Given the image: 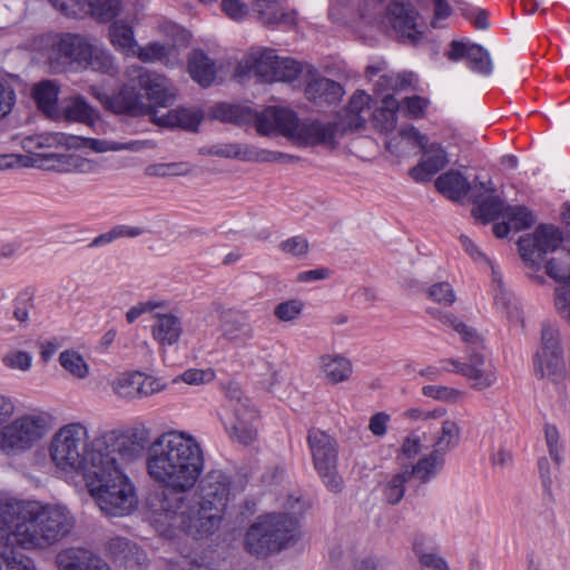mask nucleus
Masks as SVG:
<instances>
[{
    "instance_id": "obj_3",
    "label": "nucleus",
    "mask_w": 570,
    "mask_h": 570,
    "mask_svg": "<svg viewBox=\"0 0 570 570\" xmlns=\"http://www.w3.org/2000/svg\"><path fill=\"white\" fill-rule=\"evenodd\" d=\"M75 517L61 504L8 498L0 500V541L23 549H48L75 527Z\"/></svg>"
},
{
    "instance_id": "obj_61",
    "label": "nucleus",
    "mask_w": 570,
    "mask_h": 570,
    "mask_svg": "<svg viewBox=\"0 0 570 570\" xmlns=\"http://www.w3.org/2000/svg\"><path fill=\"white\" fill-rule=\"evenodd\" d=\"M138 399L150 396L165 389V384L159 379L138 372Z\"/></svg>"
},
{
    "instance_id": "obj_46",
    "label": "nucleus",
    "mask_w": 570,
    "mask_h": 570,
    "mask_svg": "<svg viewBox=\"0 0 570 570\" xmlns=\"http://www.w3.org/2000/svg\"><path fill=\"white\" fill-rule=\"evenodd\" d=\"M547 274L557 282L570 279V249L561 252L546 265Z\"/></svg>"
},
{
    "instance_id": "obj_23",
    "label": "nucleus",
    "mask_w": 570,
    "mask_h": 570,
    "mask_svg": "<svg viewBox=\"0 0 570 570\" xmlns=\"http://www.w3.org/2000/svg\"><path fill=\"white\" fill-rule=\"evenodd\" d=\"M220 331L232 342L243 343L254 337L249 316L239 311H228L222 315Z\"/></svg>"
},
{
    "instance_id": "obj_59",
    "label": "nucleus",
    "mask_w": 570,
    "mask_h": 570,
    "mask_svg": "<svg viewBox=\"0 0 570 570\" xmlns=\"http://www.w3.org/2000/svg\"><path fill=\"white\" fill-rule=\"evenodd\" d=\"M49 2L67 17L87 14V0H49Z\"/></svg>"
},
{
    "instance_id": "obj_48",
    "label": "nucleus",
    "mask_w": 570,
    "mask_h": 570,
    "mask_svg": "<svg viewBox=\"0 0 570 570\" xmlns=\"http://www.w3.org/2000/svg\"><path fill=\"white\" fill-rule=\"evenodd\" d=\"M138 372L119 375L112 385L114 392L124 399H138Z\"/></svg>"
},
{
    "instance_id": "obj_54",
    "label": "nucleus",
    "mask_w": 570,
    "mask_h": 570,
    "mask_svg": "<svg viewBox=\"0 0 570 570\" xmlns=\"http://www.w3.org/2000/svg\"><path fill=\"white\" fill-rule=\"evenodd\" d=\"M191 174V168L185 163L157 164L148 168V175L163 178L187 176Z\"/></svg>"
},
{
    "instance_id": "obj_7",
    "label": "nucleus",
    "mask_w": 570,
    "mask_h": 570,
    "mask_svg": "<svg viewBox=\"0 0 570 570\" xmlns=\"http://www.w3.org/2000/svg\"><path fill=\"white\" fill-rule=\"evenodd\" d=\"M301 537L298 520L288 513H266L256 518L244 535V549L255 556L279 552Z\"/></svg>"
},
{
    "instance_id": "obj_47",
    "label": "nucleus",
    "mask_w": 570,
    "mask_h": 570,
    "mask_svg": "<svg viewBox=\"0 0 570 570\" xmlns=\"http://www.w3.org/2000/svg\"><path fill=\"white\" fill-rule=\"evenodd\" d=\"M466 61L469 68L475 72L490 75L492 71L490 55L479 45H471Z\"/></svg>"
},
{
    "instance_id": "obj_25",
    "label": "nucleus",
    "mask_w": 570,
    "mask_h": 570,
    "mask_svg": "<svg viewBox=\"0 0 570 570\" xmlns=\"http://www.w3.org/2000/svg\"><path fill=\"white\" fill-rule=\"evenodd\" d=\"M253 12L258 22L267 28H275L293 21L292 14L284 10L278 0H255Z\"/></svg>"
},
{
    "instance_id": "obj_56",
    "label": "nucleus",
    "mask_w": 570,
    "mask_h": 570,
    "mask_svg": "<svg viewBox=\"0 0 570 570\" xmlns=\"http://www.w3.org/2000/svg\"><path fill=\"white\" fill-rule=\"evenodd\" d=\"M214 380V372L210 370L188 368L173 380L174 384L184 382L188 385H202Z\"/></svg>"
},
{
    "instance_id": "obj_35",
    "label": "nucleus",
    "mask_w": 570,
    "mask_h": 570,
    "mask_svg": "<svg viewBox=\"0 0 570 570\" xmlns=\"http://www.w3.org/2000/svg\"><path fill=\"white\" fill-rule=\"evenodd\" d=\"M145 106L138 91L129 85H126L121 90L111 97L109 110L115 114H131L138 115L142 112Z\"/></svg>"
},
{
    "instance_id": "obj_6",
    "label": "nucleus",
    "mask_w": 570,
    "mask_h": 570,
    "mask_svg": "<svg viewBox=\"0 0 570 570\" xmlns=\"http://www.w3.org/2000/svg\"><path fill=\"white\" fill-rule=\"evenodd\" d=\"M336 126L315 120L301 121L288 108L269 106L256 119V129L262 135L281 134L298 145L328 144L334 139Z\"/></svg>"
},
{
    "instance_id": "obj_58",
    "label": "nucleus",
    "mask_w": 570,
    "mask_h": 570,
    "mask_svg": "<svg viewBox=\"0 0 570 570\" xmlns=\"http://www.w3.org/2000/svg\"><path fill=\"white\" fill-rule=\"evenodd\" d=\"M429 297L445 306H450L455 302V294L452 286L448 282H440L429 288Z\"/></svg>"
},
{
    "instance_id": "obj_64",
    "label": "nucleus",
    "mask_w": 570,
    "mask_h": 570,
    "mask_svg": "<svg viewBox=\"0 0 570 570\" xmlns=\"http://www.w3.org/2000/svg\"><path fill=\"white\" fill-rule=\"evenodd\" d=\"M554 304L558 312L570 323V287L561 286L556 291Z\"/></svg>"
},
{
    "instance_id": "obj_24",
    "label": "nucleus",
    "mask_w": 570,
    "mask_h": 570,
    "mask_svg": "<svg viewBox=\"0 0 570 570\" xmlns=\"http://www.w3.org/2000/svg\"><path fill=\"white\" fill-rule=\"evenodd\" d=\"M440 425L433 434V451L445 456V454L455 449L460 443L461 428L456 421L445 416L434 422Z\"/></svg>"
},
{
    "instance_id": "obj_9",
    "label": "nucleus",
    "mask_w": 570,
    "mask_h": 570,
    "mask_svg": "<svg viewBox=\"0 0 570 570\" xmlns=\"http://www.w3.org/2000/svg\"><path fill=\"white\" fill-rule=\"evenodd\" d=\"M49 431L48 415L23 414L0 428V452L19 455L31 450Z\"/></svg>"
},
{
    "instance_id": "obj_15",
    "label": "nucleus",
    "mask_w": 570,
    "mask_h": 570,
    "mask_svg": "<svg viewBox=\"0 0 570 570\" xmlns=\"http://www.w3.org/2000/svg\"><path fill=\"white\" fill-rule=\"evenodd\" d=\"M131 82L137 83L147 94L150 102L158 107L173 105L177 90L163 75L151 72L140 66H132L127 71Z\"/></svg>"
},
{
    "instance_id": "obj_44",
    "label": "nucleus",
    "mask_w": 570,
    "mask_h": 570,
    "mask_svg": "<svg viewBox=\"0 0 570 570\" xmlns=\"http://www.w3.org/2000/svg\"><path fill=\"white\" fill-rule=\"evenodd\" d=\"M494 304L509 317L518 315V307L514 304L513 295L504 287L501 277L493 269Z\"/></svg>"
},
{
    "instance_id": "obj_2",
    "label": "nucleus",
    "mask_w": 570,
    "mask_h": 570,
    "mask_svg": "<svg viewBox=\"0 0 570 570\" xmlns=\"http://www.w3.org/2000/svg\"><path fill=\"white\" fill-rule=\"evenodd\" d=\"M206 459L199 441L187 431L169 430L148 445L145 470L160 490L146 498L151 527L164 538L186 533L195 539L220 527L232 480L222 470L204 474Z\"/></svg>"
},
{
    "instance_id": "obj_28",
    "label": "nucleus",
    "mask_w": 570,
    "mask_h": 570,
    "mask_svg": "<svg viewBox=\"0 0 570 570\" xmlns=\"http://www.w3.org/2000/svg\"><path fill=\"white\" fill-rule=\"evenodd\" d=\"M154 121L163 127H180L195 130L200 122V115L186 108H176L161 112L158 109L153 111Z\"/></svg>"
},
{
    "instance_id": "obj_8",
    "label": "nucleus",
    "mask_w": 570,
    "mask_h": 570,
    "mask_svg": "<svg viewBox=\"0 0 570 570\" xmlns=\"http://www.w3.org/2000/svg\"><path fill=\"white\" fill-rule=\"evenodd\" d=\"M434 188L453 203L471 202L472 216L488 224L501 208L500 187L492 180H433Z\"/></svg>"
},
{
    "instance_id": "obj_60",
    "label": "nucleus",
    "mask_w": 570,
    "mask_h": 570,
    "mask_svg": "<svg viewBox=\"0 0 570 570\" xmlns=\"http://www.w3.org/2000/svg\"><path fill=\"white\" fill-rule=\"evenodd\" d=\"M429 99L421 96L406 97L403 100L405 116L413 119L423 118L428 109Z\"/></svg>"
},
{
    "instance_id": "obj_13",
    "label": "nucleus",
    "mask_w": 570,
    "mask_h": 570,
    "mask_svg": "<svg viewBox=\"0 0 570 570\" xmlns=\"http://www.w3.org/2000/svg\"><path fill=\"white\" fill-rule=\"evenodd\" d=\"M228 397V406L234 413V419L229 420L226 426L230 430V435L239 443L252 444L257 438V430L253 424L257 417V411L239 390H230Z\"/></svg>"
},
{
    "instance_id": "obj_39",
    "label": "nucleus",
    "mask_w": 570,
    "mask_h": 570,
    "mask_svg": "<svg viewBox=\"0 0 570 570\" xmlns=\"http://www.w3.org/2000/svg\"><path fill=\"white\" fill-rule=\"evenodd\" d=\"M259 115L261 112L255 114L249 107L226 102L217 104L212 109L213 118L234 124L247 122L253 119L256 122Z\"/></svg>"
},
{
    "instance_id": "obj_1",
    "label": "nucleus",
    "mask_w": 570,
    "mask_h": 570,
    "mask_svg": "<svg viewBox=\"0 0 570 570\" xmlns=\"http://www.w3.org/2000/svg\"><path fill=\"white\" fill-rule=\"evenodd\" d=\"M206 459L199 441L187 431L169 430L148 445L145 470L160 490L146 498L151 527L164 538L186 533L195 539L220 527L232 480L222 470L204 474Z\"/></svg>"
},
{
    "instance_id": "obj_17",
    "label": "nucleus",
    "mask_w": 570,
    "mask_h": 570,
    "mask_svg": "<svg viewBox=\"0 0 570 570\" xmlns=\"http://www.w3.org/2000/svg\"><path fill=\"white\" fill-rule=\"evenodd\" d=\"M277 58L273 49L252 48L238 62L235 69V77L242 80L246 76L254 75L269 82L277 63Z\"/></svg>"
},
{
    "instance_id": "obj_16",
    "label": "nucleus",
    "mask_w": 570,
    "mask_h": 570,
    "mask_svg": "<svg viewBox=\"0 0 570 570\" xmlns=\"http://www.w3.org/2000/svg\"><path fill=\"white\" fill-rule=\"evenodd\" d=\"M444 363L452 366L449 367L444 365V371L455 372L463 375L471 382V386L478 391L492 386L498 379L495 367L491 363L487 362L480 352L470 353L466 363H461L455 360H448L444 361Z\"/></svg>"
},
{
    "instance_id": "obj_52",
    "label": "nucleus",
    "mask_w": 570,
    "mask_h": 570,
    "mask_svg": "<svg viewBox=\"0 0 570 570\" xmlns=\"http://www.w3.org/2000/svg\"><path fill=\"white\" fill-rule=\"evenodd\" d=\"M304 306V302L298 298L288 299L275 306L274 315L282 322H293L299 317Z\"/></svg>"
},
{
    "instance_id": "obj_43",
    "label": "nucleus",
    "mask_w": 570,
    "mask_h": 570,
    "mask_svg": "<svg viewBox=\"0 0 570 570\" xmlns=\"http://www.w3.org/2000/svg\"><path fill=\"white\" fill-rule=\"evenodd\" d=\"M42 159H40L41 164L39 167L47 168H56L58 170H70L71 168H78L80 171H83L86 167H89L90 164L75 155H41Z\"/></svg>"
},
{
    "instance_id": "obj_55",
    "label": "nucleus",
    "mask_w": 570,
    "mask_h": 570,
    "mask_svg": "<svg viewBox=\"0 0 570 570\" xmlns=\"http://www.w3.org/2000/svg\"><path fill=\"white\" fill-rule=\"evenodd\" d=\"M404 416L411 421H421L429 428L434 426V422L445 416V409L435 407L433 410L412 407L404 412Z\"/></svg>"
},
{
    "instance_id": "obj_51",
    "label": "nucleus",
    "mask_w": 570,
    "mask_h": 570,
    "mask_svg": "<svg viewBox=\"0 0 570 570\" xmlns=\"http://www.w3.org/2000/svg\"><path fill=\"white\" fill-rule=\"evenodd\" d=\"M301 67L298 62L291 58H277V63L273 71V77L269 82L273 81H293L298 77Z\"/></svg>"
},
{
    "instance_id": "obj_26",
    "label": "nucleus",
    "mask_w": 570,
    "mask_h": 570,
    "mask_svg": "<svg viewBox=\"0 0 570 570\" xmlns=\"http://www.w3.org/2000/svg\"><path fill=\"white\" fill-rule=\"evenodd\" d=\"M188 72L202 87L210 86L217 75V67L203 50H193L188 57Z\"/></svg>"
},
{
    "instance_id": "obj_18",
    "label": "nucleus",
    "mask_w": 570,
    "mask_h": 570,
    "mask_svg": "<svg viewBox=\"0 0 570 570\" xmlns=\"http://www.w3.org/2000/svg\"><path fill=\"white\" fill-rule=\"evenodd\" d=\"M33 142L39 147L57 145L63 146L67 149L86 146L97 153H104L107 150H118L121 148L119 144H110L107 140L83 138L80 136H73L63 132H53L46 136L26 138L23 140V147L29 148Z\"/></svg>"
},
{
    "instance_id": "obj_34",
    "label": "nucleus",
    "mask_w": 570,
    "mask_h": 570,
    "mask_svg": "<svg viewBox=\"0 0 570 570\" xmlns=\"http://www.w3.org/2000/svg\"><path fill=\"white\" fill-rule=\"evenodd\" d=\"M445 456L431 451L428 455L421 458L414 465H404L411 479H415L421 483H425L438 475L444 465Z\"/></svg>"
},
{
    "instance_id": "obj_41",
    "label": "nucleus",
    "mask_w": 570,
    "mask_h": 570,
    "mask_svg": "<svg viewBox=\"0 0 570 570\" xmlns=\"http://www.w3.org/2000/svg\"><path fill=\"white\" fill-rule=\"evenodd\" d=\"M124 10L122 0H89L87 13L98 22L107 23L118 18Z\"/></svg>"
},
{
    "instance_id": "obj_36",
    "label": "nucleus",
    "mask_w": 570,
    "mask_h": 570,
    "mask_svg": "<svg viewBox=\"0 0 570 570\" xmlns=\"http://www.w3.org/2000/svg\"><path fill=\"white\" fill-rule=\"evenodd\" d=\"M371 96L364 91L355 92L345 110L344 122L351 129L363 127L370 115Z\"/></svg>"
},
{
    "instance_id": "obj_50",
    "label": "nucleus",
    "mask_w": 570,
    "mask_h": 570,
    "mask_svg": "<svg viewBox=\"0 0 570 570\" xmlns=\"http://www.w3.org/2000/svg\"><path fill=\"white\" fill-rule=\"evenodd\" d=\"M412 480L404 468L392 476L385 487V498L389 503L397 504L404 495V484Z\"/></svg>"
},
{
    "instance_id": "obj_19",
    "label": "nucleus",
    "mask_w": 570,
    "mask_h": 570,
    "mask_svg": "<svg viewBox=\"0 0 570 570\" xmlns=\"http://www.w3.org/2000/svg\"><path fill=\"white\" fill-rule=\"evenodd\" d=\"M111 558L128 570H145L148 563L146 552L125 538H112L107 543Z\"/></svg>"
},
{
    "instance_id": "obj_49",
    "label": "nucleus",
    "mask_w": 570,
    "mask_h": 570,
    "mask_svg": "<svg viewBox=\"0 0 570 570\" xmlns=\"http://www.w3.org/2000/svg\"><path fill=\"white\" fill-rule=\"evenodd\" d=\"M171 46L161 45L159 42H149L144 47L137 46L134 53L135 57L142 62L164 61L171 51Z\"/></svg>"
},
{
    "instance_id": "obj_14",
    "label": "nucleus",
    "mask_w": 570,
    "mask_h": 570,
    "mask_svg": "<svg viewBox=\"0 0 570 570\" xmlns=\"http://www.w3.org/2000/svg\"><path fill=\"white\" fill-rule=\"evenodd\" d=\"M562 242V233L552 225H540L533 234L520 237L519 252L524 262L538 265L542 256L553 252Z\"/></svg>"
},
{
    "instance_id": "obj_31",
    "label": "nucleus",
    "mask_w": 570,
    "mask_h": 570,
    "mask_svg": "<svg viewBox=\"0 0 570 570\" xmlns=\"http://www.w3.org/2000/svg\"><path fill=\"white\" fill-rule=\"evenodd\" d=\"M183 333V324L178 316L166 313L157 314L153 325V337L161 345H173Z\"/></svg>"
},
{
    "instance_id": "obj_45",
    "label": "nucleus",
    "mask_w": 570,
    "mask_h": 570,
    "mask_svg": "<svg viewBox=\"0 0 570 570\" xmlns=\"http://www.w3.org/2000/svg\"><path fill=\"white\" fill-rule=\"evenodd\" d=\"M59 363L71 375L77 379H86L89 374V366L83 357L73 350H66L59 355Z\"/></svg>"
},
{
    "instance_id": "obj_63",
    "label": "nucleus",
    "mask_w": 570,
    "mask_h": 570,
    "mask_svg": "<svg viewBox=\"0 0 570 570\" xmlns=\"http://www.w3.org/2000/svg\"><path fill=\"white\" fill-rule=\"evenodd\" d=\"M222 10L235 21H242L248 16V7L242 0H223Z\"/></svg>"
},
{
    "instance_id": "obj_33",
    "label": "nucleus",
    "mask_w": 570,
    "mask_h": 570,
    "mask_svg": "<svg viewBox=\"0 0 570 570\" xmlns=\"http://www.w3.org/2000/svg\"><path fill=\"white\" fill-rule=\"evenodd\" d=\"M108 38L112 47L127 56H134L138 46L134 29L124 20L114 21L108 30Z\"/></svg>"
},
{
    "instance_id": "obj_20",
    "label": "nucleus",
    "mask_w": 570,
    "mask_h": 570,
    "mask_svg": "<svg viewBox=\"0 0 570 570\" xmlns=\"http://www.w3.org/2000/svg\"><path fill=\"white\" fill-rule=\"evenodd\" d=\"M448 154L439 142H431L422 148L420 161L411 168L412 178H428L438 175L448 165Z\"/></svg>"
},
{
    "instance_id": "obj_57",
    "label": "nucleus",
    "mask_w": 570,
    "mask_h": 570,
    "mask_svg": "<svg viewBox=\"0 0 570 570\" xmlns=\"http://www.w3.org/2000/svg\"><path fill=\"white\" fill-rule=\"evenodd\" d=\"M441 322L445 325L451 326L455 332H458L462 340L469 342L471 344H478L481 338L479 334L473 330L465 325L463 322L459 321L452 314H445L441 317Z\"/></svg>"
},
{
    "instance_id": "obj_27",
    "label": "nucleus",
    "mask_w": 570,
    "mask_h": 570,
    "mask_svg": "<svg viewBox=\"0 0 570 570\" xmlns=\"http://www.w3.org/2000/svg\"><path fill=\"white\" fill-rule=\"evenodd\" d=\"M305 92L309 100L322 106L337 102L342 98L344 90L334 80L316 78L308 82Z\"/></svg>"
},
{
    "instance_id": "obj_32",
    "label": "nucleus",
    "mask_w": 570,
    "mask_h": 570,
    "mask_svg": "<svg viewBox=\"0 0 570 570\" xmlns=\"http://www.w3.org/2000/svg\"><path fill=\"white\" fill-rule=\"evenodd\" d=\"M62 117L66 121L92 126L99 119V114L82 96H75L66 100Z\"/></svg>"
},
{
    "instance_id": "obj_40",
    "label": "nucleus",
    "mask_w": 570,
    "mask_h": 570,
    "mask_svg": "<svg viewBox=\"0 0 570 570\" xmlns=\"http://www.w3.org/2000/svg\"><path fill=\"white\" fill-rule=\"evenodd\" d=\"M90 554L85 548H66L56 556V566L58 570H86Z\"/></svg>"
},
{
    "instance_id": "obj_37",
    "label": "nucleus",
    "mask_w": 570,
    "mask_h": 570,
    "mask_svg": "<svg viewBox=\"0 0 570 570\" xmlns=\"http://www.w3.org/2000/svg\"><path fill=\"white\" fill-rule=\"evenodd\" d=\"M499 187L502 206L495 215L494 220L502 216L508 219L511 227L515 230H523L531 227L535 220L532 212L524 206L505 205L502 186Z\"/></svg>"
},
{
    "instance_id": "obj_22",
    "label": "nucleus",
    "mask_w": 570,
    "mask_h": 570,
    "mask_svg": "<svg viewBox=\"0 0 570 570\" xmlns=\"http://www.w3.org/2000/svg\"><path fill=\"white\" fill-rule=\"evenodd\" d=\"M366 75L370 79H372L373 76L380 75L379 79L375 81V88L379 92L404 90L412 87L416 81V77L413 72L386 71L384 62L377 66H368L366 68Z\"/></svg>"
},
{
    "instance_id": "obj_62",
    "label": "nucleus",
    "mask_w": 570,
    "mask_h": 570,
    "mask_svg": "<svg viewBox=\"0 0 570 570\" xmlns=\"http://www.w3.org/2000/svg\"><path fill=\"white\" fill-rule=\"evenodd\" d=\"M3 364L12 370L28 371L32 363V357L23 351L10 352L2 358Z\"/></svg>"
},
{
    "instance_id": "obj_38",
    "label": "nucleus",
    "mask_w": 570,
    "mask_h": 570,
    "mask_svg": "<svg viewBox=\"0 0 570 570\" xmlns=\"http://www.w3.org/2000/svg\"><path fill=\"white\" fill-rule=\"evenodd\" d=\"M58 94L59 88L51 80H43L37 83L32 90L38 108L48 117H55L58 114Z\"/></svg>"
},
{
    "instance_id": "obj_21",
    "label": "nucleus",
    "mask_w": 570,
    "mask_h": 570,
    "mask_svg": "<svg viewBox=\"0 0 570 570\" xmlns=\"http://www.w3.org/2000/svg\"><path fill=\"white\" fill-rule=\"evenodd\" d=\"M104 434H114L117 438V441L112 445H108V450H106V452L118 460L120 458L126 459L131 456L129 443L144 446L150 439V430L144 424L132 426L126 432L114 430L105 432Z\"/></svg>"
},
{
    "instance_id": "obj_42",
    "label": "nucleus",
    "mask_w": 570,
    "mask_h": 570,
    "mask_svg": "<svg viewBox=\"0 0 570 570\" xmlns=\"http://www.w3.org/2000/svg\"><path fill=\"white\" fill-rule=\"evenodd\" d=\"M14 544H7L0 541V570H37L35 561L14 551L11 547Z\"/></svg>"
},
{
    "instance_id": "obj_29",
    "label": "nucleus",
    "mask_w": 570,
    "mask_h": 570,
    "mask_svg": "<svg viewBox=\"0 0 570 570\" xmlns=\"http://www.w3.org/2000/svg\"><path fill=\"white\" fill-rule=\"evenodd\" d=\"M318 364L324 379L331 384L348 380L353 371L351 361L338 354H324L320 356Z\"/></svg>"
},
{
    "instance_id": "obj_11",
    "label": "nucleus",
    "mask_w": 570,
    "mask_h": 570,
    "mask_svg": "<svg viewBox=\"0 0 570 570\" xmlns=\"http://www.w3.org/2000/svg\"><path fill=\"white\" fill-rule=\"evenodd\" d=\"M94 41L79 33H62L51 37L48 59L51 68L58 71L69 67L83 69Z\"/></svg>"
},
{
    "instance_id": "obj_30",
    "label": "nucleus",
    "mask_w": 570,
    "mask_h": 570,
    "mask_svg": "<svg viewBox=\"0 0 570 570\" xmlns=\"http://www.w3.org/2000/svg\"><path fill=\"white\" fill-rule=\"evenodd\" d=\"M83 69H90L100 75L115 78L119 73V66L114 55L105 47L94 41Z\"/></svg>"
},
{
    "instance_id": "obj_10",
    "label": "nucleus",
    "mask_w": 570,
    "mask_h": 570,
    "mask_svg": "<svg viewBox=\"0 0 570 570\" xmlns=\"http://www.w3.org/2000/svg\"><path fill=\"white\" fill-rule=\"evenodd\" d=\"M533 371L538 379L558 383L566 377V363L560 346L559 330L546 324L541 331V345L533 357Z\"/></svg>"
},
{
    "instance_id": "obj_53",
    "label": "nucleus",
    "mask_w": 570,
    "mask_h": 570,
    "mask_svg": "<svg viewBox=\"0 0 570 570\" xmlns=\"http://www.w3.org/2000/svg\"><path fill=\"white\" fill-rule=\"evenodd\" d=\"M423 395L448 403H456L463 397V392L442 385H426L422 389Z\"/></svg>"
},
{
    "instance_id": "obj_5",
    "label": "nucleus",
    "mask_w": 570,
    "mask_h": 570,
    "mask_svg": "<svg viewBox=\"0 0 570 570\" xmlns=\"http://www.w3.org/2000/svg\"><path fill=\"white\" fill-rule=\"evenodd\" d=\"M92 468L95 470H89L85 483L99 509L110 517H125L135 511L138 505L136 489L118 459L105 456Z\"/></svg>"
},
{
    "instance_id": "obj_12",
    "label": "nucleus",
    "mask_w": 570,
    "mask_h": 570,
    "mask_svg": "<svg viewBox=\"0 0 570 570\" xmlns=\"http://www.w3.org/2000/svg\"><path fill=\"white\" fill-rule=\"evenodd\" d=\"M313 462L325 487L337 492L342 489V478L337 473L336 442L332 436L321 430H311L307 436Z\"/></svg>"
},
{
    "instance_id": "obj_4",
    "label": "nucleus",
    "mask_w": 570,
    "mask_h": 570,
    "mask_svg": "<svg viewBox=\"0 0 570 570\" xmlns=\"http://www.w3.org/2000/svg\"><path fill=\"white\" fill-rule=\"evenodd\" d=\"M117 441L114 434H101L90 440L87 426L80 422L62 425L52 435L49 455L55 466L63 472L80 473L83 480L94 465H99L109 453L108 445Z\"/></svg>"
}]
</instances>
